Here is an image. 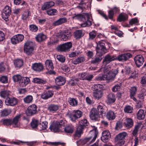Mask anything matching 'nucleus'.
<instances>
[{"instance_id":"obj_1","label":"nucleus","mask_w":146,"mask_h":146,"mask_svg":"<svg viewBox=\"0 0 146 146\" xmlns=\"http://www.w3.org/2000/svg\"><path fill=\"white\" fill-rule=\"evenodd\" d=\"M91 15L86 13L83 15L81 14H75L72 17V18L74 20H78L80 21H82L84 23L81 24L82 27H89L92 24V22L90 20Z\"/></svg>"},{"instance_id":"obj_2","label":"nucleus","mask_w":146,"mask_h":146,"mask_svg":"<svg viewBox=\"0 0 146 146\" xmlns=\"http://www.w3.org/2000/svg\"><path fill=\"white\" fill-rule=\"evenodd\" d=\"M116 57L114 55H111L108 54L106 55L102 61L103 65L101 68V71H103L105 73L106 72H110V67H108V64L111 61L116 60Z\"/></svg>"},{"instance_id":"obj_3","label":"nucleus","mask_w":146,"mask_h":146,"mask_svg":"<svg viewBox=\"0 0 146 146\" xmlns=\"http://www.w3.org/2000/svg\"><path fill=\"white\" fill-rule=\"evenodd\" d=\"M98 133L97 127L94 126L93 129L91 130L89 133V134H91L92 136L83 139L82 141V143L83 145H89L91 144L95 140L98 136Z\"/></svg>"},{"instance_id":"obj_4","label":"nucleus","mask_w":146,"mask_h":146,"mask_svg":"<svg viewBox=\"0 0 146 146\" xmlns=\"http://www.w3.org/2000/svg\"><path fill=\"white\" fill-rule=\"evenodd\" d=\"M110 72H106L105 73L107 72L108 74H106L103 75L102 76H98L97 77L96 79L98 80H113L115 76L118 73V70L117 69L114 70L111 72L112 74H113V75H111V72L110 68Z\"/></svg>"},{"instance_id":"obj_5","label":"nucleus","mask_w":146,"mask_h":146,"mask_svg":"<svg viewBox=\"0 0 146 146\" xmlns=\"http://www.w3.org/2000/svg\"><path fill=\"white\" fill-rule=\"evenodd\" d=\"M97 46L96 47V53L99 54L103 55L107 52V49L105 44V42L100 41L96 42Z\"/></svg>"},{"instance_id":"obj_6","label":"nucleus","mask_w":146,"mask_h":146,"mask_svg":"<svg viewBox=\"0 0 146 146\" xmlns=\"http://www.w3.org/2000/svg\"><path fill=\"white\" fill-rule=\"evenodd\" d=\"M72 44L71 42H68L63 44L57 46V50L62 52H66L69 50L71 48Z\"/></svg>"},{"instance_id":"obj_7","label":"nucleus","mask_w":146,"mask_h":146,"mask_svg":"<svg viewBox=\"0 0 146 146\" xmlns=\"http://www.w3.org/2000/svg\"><path fill=\"white\" fill-rule=\"evenodd\" d=\"M33 43L31 41H27L24 45V52L29 55L32 53L33 50Z\"/></svg>"},{"instance_id":"obj_8","label":"nucleus","mask_w":146,"mask_h":146,"mask_svg":"<svg viewBox=\"0 0 146 146\" xmlns=\"http://www.w3.org/2000/svg\"><path fill=\"white\" fill-rule=\"evenodd\" d=\"M64 123L62 120L56 121L53 125H50L49 128L52 131L57 132L59 131L60 127L63 126Z\"/></svg>"},{"instance_id":"obj_9","label":"nucleus","mask_w":146,"mask_h":146,"mask_svg":"<svg viewBox=\"0 0 146 146\" xmlns=\"http://www.w3.org/2000/svg\"><path fill=\"white\" fill-rule=\"evenodd\" d=\"M45 65L46 68L48 70L47 73L50 74H55V72L53 70L54 67L51 60H46L45 62Z\"/></svg>"},{"instance_id":"obj_10","label":"nucleus","mask_w":146,"mask_h":146,"mask_svg":"<svg viewBox=\"0 0 146 146\" xmlns=\"http://www.w3.org/2000/svg\"><path fill=\"white\" fill-rule=\"evenodd\" d=\"M24 36L21 34H18L14 36L11 39L12 44H15L21 42L23 40Z\"/></svg>"},{"instance_id":"obj_11","label":"nucleus","mask_w":146,"mask_h":146,"mask_svg":"<svg viewBox=\"0 0 146 146\" xmlns=\"http://www.w3.org/2000/svg\"><path fill=\"white\" fill-rule=\"evenodd\" d=\"M11 13V9L8 6H6L3 10L2 14L3 19L6 21L8 20V18Z\"/></svg>"},{"instance_id":"obj_12","label":"nucleus","mask_w":146,"mask_h":146,"mask_svg":"<svg viewBox=\"0 0 146 146\" xmlns=\"http://www.w3.org/2000/svg\"><path fill=\"white\" fill-rule=\"evenodd\" d=\"M60 36L61 39L64 41H66L71 36V32L68 30H66L60 33Z\"/></svg>"},{"instance_id":"obj_13","label":"nucleus","mask_w":146,"mask_h":146,"mask_svg":"<svg viewBox=\"0 0 146 146\" xmlns=\"http://www.w3.org/2000/svg\"><path fill=\"white\" fill-rule=\"evenodd\" d=\"M82 115V112L79 110L74 111L72 113L70 114L69 117L70 119L73 121H75L76 120L80 118Z\"/></svg>"},{"instance_id":"obj_14","label":"nucleus","mask_w":146,"mask_h":146,"mask_svg":"<svg viewBox=\"0 0 146 146\" xmlns=\"http://www.w3.org/2000/svg\"><path fill=\"white\" fill-rule=\"evenodd\" d=\"M90 117L91 119L98 121L100 118V114L97 110L96 108H92L90 113Z\"/></svg>"},{"instance_id":"obj_15","label":"nucleus","mask_w":146,"mask_h":146,"mask_svg":"<svg viewBox=\"0 0 146 146\" xmlns=\"http://www.w3.org/2000/svg\"><path fill=\"white\" fill-rule=\"evenodd\" d=\"M37 106L34 104L29 106L26 112L27 115L30 116L35 114L37 112Z\"/></svg>"},{"instance_id":"obj_16","label":"nucleus","mask_w":146,"mask_h":146,"mask_svg":"<svg viewBox=\"0 0 146 146\" xmlns=\"http://www.w3.org/2000/svg\"><path fill=\"white\" fill-rule=\"evenodd\" d=\"M5 103L7 106H14L17 104L18 101L17 99L14 97H7Z\"/></svg>"},{"instance_id":"obj_17","label":"nucleus","mask_w":146,"mask_h":146,"mask_svg":"<svg viewBox=\"0 0 146 146\" xmlns=\"http://www.w3.org/2000/svg\"><path fill=\"white\" fill-rule=\"evenodd\" d=\"M132 56V54L130 53H126L119 55L116 57V60L119 61H125L131 58Z\"/></svg>"},{"instance_id":"obj_18","label":"nucleus","mask_w":146,"mask_h":146,"mask_svg":"<svg viewBox=\"0 0 146 146\" xmlns=\"http://www.w3.org/2000/svg\"><path fill=\"white\" fill-rule=\"evenodd\" d=\"M21 116V114L16 115L13 119H11V125L14 127H18L20 126L19 122Z\"/></svg>"},{"instance_id":"obj_19","label":"nucleus","mask_w":146,"mask_h":146,"mask_svg":"<svg viewBox=\"0 0 146 146\" xmlns=\"http://www.w3.org/2000/svg\"><path fill=\"white\" fill-rule=\"evenodd\" d=\"M31 68L34 71L39 72L43 70V66L41 63H35L32 64Z\"/></svg>"},{"instance_id":"obj_20","label":"nucleus","mask_w":146,"mask_h":146,"mask_svg":"<svg viewBox=\"0 0 146 146\" xmlns=\"http://www.w3.org/2000/svg\"><path fill=\"white\" fill-rule=\"evenodd\" d=\"M54 95V92L51 90H48L44 92L41 95V98L44 100H47L52 97Z\"/></svg>"},{"instance_id":"obj_21","label":"nucleus","mask_w":146,"mask_h":146,"mask_svg":"<svg viewBox=\"0 0 146 146\" xmlns=\"http://www.w3.org/2000/svg\"><path fill=\"white\" fill-rule=\"evenodd\" d=\"M111 137V135L109 131L108 130L104 131L102 133L101 139L103 142H106Z\"/></svg>"},{"instance_id":"obj_22","label":"nucleus","mask_w":146,"mask_h":146,"mask_svg":"<svg viewBox=\"0 0 146 146\" xmlns=\"http://www.w3.org/2000/svg\"><path fill=\"white\" fill-rule=\"evenodd\" d=\"M134 60L135 64L138 67L141 66L143 62V56L140 55H137L134 58Z\"/></svg>"},{"instance_id":"obj_23","label":"nucleus","mask_w":146,"mask_h":146,"mask_svg":"<svg viewBox=\"0 0 146 146\" xmlns=\"http://www.w3.org/2000/svg\"><path fill=\"white\" fill-rule=\"evenodd\" d=\"M54 5V3L53 1H49L45 2L42 5L41 9L44 11L49 9Z\"/></svg>"},{"instance_id":"obj_24","label":"nucleus","mask_w":146,"mask_h":146,"mask_svg":"<svg viewBox=\"0 0 146 146\" xmlns=\"http://www.w3.org/2000/svg\"><path fill=\"white\" fill-rule=\"evenodd\" d=\"M59 106L57 104H51L48 105V110L52 113L56 112L59 109Z\"/></svg>"},{"instance_id":"obj_25","label":"nucleus","mask_w":146,"mask_h":146,"mask_svg":"<svg viewBox=\"0 0 146 146\" xmlns=\"http://www.w3.org/2000/svg\"><path fill=\"white\" fill-rule=\"evenodd\" d=\"M55 83L58 86L63 85L65 83V79L64 78L61 76H59L55 79Z\"/></svg>"},{"instance_id":"obj_26","label":"nucleus","mask_w":146,"mask_h":146,"mask_svg":"<svg viewBox=\"0 0 146 146\" xmlns=\"http://www.w3.org/2000/svg\"><path fill=\"white\" fill-rule=\"evenodd\" d=\"M116 100V96L112 93H110L107 96V101L108 103L112 104L114 103Z\"/></svg>"},{"instance_id":"obj_27","label":"nucleus","mask_w":146,"mask_h":146,"mask_svg":"<svg viewBox=\"0 0 146 146\" xmlns=\"http://www.w3.org/2000/svg\"><path fill=\"white\" fill-rule=\"evenodd\" d=\"M35 38L37 41L41 42L45 40L47 38V37L42 33H40L36 35Z\"/></svg>"},{"instance_id":"obj_28","label":"nucleus","mask_w":146,"mask_h":146,"mask_svg":"<svg viewBox=\"0 0 146 146\" xmlns=\"http://www.w3.org/2000/svg\"><path fill=\"white\" fill-rule=\"evenodd\" d=\"M32 82L34 83L40 85L44 84L46 82V80L38 78H33Z\"/></svg>"},{"instance_id":"obj_29","label":"nucleus","mask_w":146,"mask_h":146,"mask_svg":"<svg viewBox=\"0 0 146 146\" xmlns=\"http://www.w3.org/2000/svg\"><path fill=\"white\" fill-rule=\"evenodd\" d=\"M20 83V85L22 87H25L29 84L30 82L29 78L27 77H22Z\"/></svg>"},{"instance_id":"obj_30","label":"nucleus","mask_w":146,"mask_h":146,"mask_svg":"<svg viewBox=\"0 0 146 146\" xmlns=\"http://www.w3.org/2000/svg\"><path fill=\"white\" fill-rule=\"evenodd\" d=\"M66 21L67 19L66 18H60L58 20L54 21L52 25L54 26H58L65 23L66 22Z\"/></svg>"},{"instance_id":"obj_31","label":"nucleus","mask_w":146,"mask_h":146,"mask_svg":"<svg viewBox=\"0 0 146 146\" xmlns=\"http://www.w3.org/2000/svg\"><path fill=\"white\" fill-rule=\"evenodd\" d=\"M86 60L84 56H79L74 60L72 61V63L74 64H77L84 62Z\"/></svg>"},{"instance_id":"obj_32","label":"nucleus","mask_w":146,"mask_h":146,"mask_svg":"<svg viewBox=\"0 0 146 146\" xmlns=\"http://www.w3.org/2000/svg\"><path fill=\"white\" fill-rule=\"evenodd\" d=\"M106 116L108 119L112 120L115 118V115L113 111L109 110L106 113Z\"/></svg>"},{"instance_id":"obj_33","label":"nucleus","mask_w":146,"mask_h":146,"mask_svg":"<svg viewBox=\"0 0 146 146\" xmlns=\"http://www.w3.org/2000/svg\"><path fill=\"white\" fill-rule=\"evenodd\" d=\"M127 135V133L125 132L120 133L117 135L115 138V141H124L123 139Z\"/></svg>"},{"instance_id":"obj_34","label":"nucleus","mask_w":146,"mask_h":146,"mask_svg":"<svg viewBox=\"0 0 146 146\" xmlns=\"http://www.w3.org/2000/svg\"><path fill=\"white\" fill-rule=\"evenodd\" d=\"M137 90V88L133 86L131 88L130 90V97L131 99H133L135 101H137L136 99L134 97L135 95Z\"/></svg>"},{"instance_id":"obj_35","label":"nucleus","mask_w":146,"mask_h":146,"mask_svg":"<svg viewBox=\"0 0 146 146\" xmlns=\"http://www.w3.org/2000/svg\"><path fill=\"white\" fill-rule=\"evenodd\" d=\"M145 115V112L144 110L142 109L139 110L137 114V118L139 120L144 119Z\"/></svg>"},{"instance_id":"obj_36","label":"nucleus","mask_w":146,"mask_h":146,"mask_svg":"<svg viewBox=\"0 0 146 146\" xmlns=\"http://www.w3.org/2000/svg\"><path fill=\"white\" fill-rule=\"evenodd\" d=\"M102 55L101 54H98L97 53H96V57L91 60V63L94 64L100 62L102 59Z\"/></svg>"},{"instance_id":"obj_37","label":"nucleus","mask_w":146,"mask_h":146,"mask_svg":"<svg viewBox=\"0 0 146 146\" xmlns=\"http://www.w3.org/2000/svg\"><path fill=\"white\" fill-rule=\"evenodd\" d=\"M74 37L76 39H78L83 36L82 31L81 30H77L73 33Z\"/></svg>"},{"instance_id":"obj_38","label":"nucleus","mask_w":146,"mask_h":146,"mask_svg":"<svg viewBox=\"0 0 146 146\" xmlns=\"http://www.w3.org/2000/svg\"><path fill=\"white\" fill-rule=\"evenodd\" d=\"M23 61L22 59H17L14 61V64L15 67L17 68H19L23 65Z\"/></svg>"},{"instance_id":"obj_39","label":"nucleus","mask_w":146,"mask_h":146,"mask_svg":"<svg viewBox=\"0 0 146 146\" xmlns=\"http://www.w3.org/2000/svg\"><path fill=\"white\" fill-rule=\"evenodd\" d=\"M11 112L10 109H5L1 111V116L5 117L9 115Z\"/></svg>"},{"instance_id":"obj_40","label":"nucleus","mask_w":146,"mask_h":146,"mask_svg":"<svg viewBox=\"0 0 146 146\" xmlns=\"http://www.w3.org/2000/svg\"><path fill=\"white\" fill-rule=\"evenodd\" d=\"M39 123V122L38 120L34 118H33L31 123V126L33 129L36 128L38 129Z\"/></svg>"},{"instance_id":"obj_41","label":"nucleus","mask_w":146,"mask_h":146,"mask_svg":"<svg viewBox=\"0 0 146 146\" xmlns=\"http://www.w3.org/2000/svg\"><path fill=\"white\" fill-rule=\"evenodd\" d=\"M48 123L46 121L42 122L39 123L38 129L39 131L44 130L47 127Z\"/></svg>"},{"instance_id":"obj_42","label":"nucleus","mask_w":146,"mask_h":146,"mask_svg":"<svg viewBox=\"0 0 146 146\" xmlns=\"http://www.w3.org/2000/svg\"><path fill=\"white\" fill-rule=\"evenodd\" d=\"M124 124L125 126L127 128L131 127L133 125L132 119L130 118H127L125 120Z\"/></svg>"},{"instance_id":"obj_43","label":"nucleus","mask_w":146,"mask_h":146,"mask_svg":"<svg viewBox=\"0 0 146 146\" xmlns=\"http://www.w3.org/2000/svg\"><path fill=\"white\" fill-rule=\"evenodd\" d=\"M88 124L89 123L87 120L84 119L79 122V125L78 127H81V128L84 129Z\"/></svg>"},{"instance_id":"obj_44","label":"nucleus","mask_w":146,"mask_h":146,"mask_svg":"<svg viewBox=\"0 0 146 146\" xmlns=\"http://www.w3.org/2000/svg\"><path fill=\"white\" fill-rule=\"evenodd\" d=\"M103 95V93L100 90H96L93 93V96L96 99H100Z\"/></svg>"},{"instance_id":"obj_45","label":"nucleus","mask_w":146,"mask_h":146,"mask_svg":"<svg viewBox=\"0 0 146 146\" xmlns=\"http://www.w3.org/2000/svg\"><path fill=\"white\" fill-rule=\"evenodd\" d=\"M74 129V127L72 125H68L64 127V131L66 133H71L73 132Z\"/></svg>"},{"instance_id":"obj_46","label":"nucleus","mask_w":146,"mask_h":146,"mask_svg":"<svg viewBox=\"0 0 146 146\" xmlns=\"http://www.w3.org/2000/svg\"><path fill=\"white\" fill-rule=\"evenodd\" d=\"M36 143V141H32L31 142H27L25 141H18L17 142H13L11 143L14 144H16V145H19L21 143H27V145L32 146L34 144H35Z\"/></svg>"},{"instance_id":"obj_47","label":"nucleus","mask_w":146,"mask_h":146,"mask_svg":"<svg viewBox=\"0 0 146 146\" xmlns=\"http://www.w3.org/2000/svg\"><path fill=\"white\" fill-rule=\"evenodd\" d=\"M97 110L99 114L100 113V115H101L102 117H103L105 115V110L103 107L101 105H99L98 106Z\"/></svg>"},{"instance_id":"obj_48","label":"nucleus","mask_w":146,"mask_h":146,"mask_svg":"<svg viewBox=\"0 0 146 146\" xmlns=\"http://www.w3.org/2000/svg\"><path fill=\"white\" fill-rule=\"evenodd\" d=\"M69 104L71 106H76L78 103V102L76 99L70 98L68 100Z\"/></svg>"},{"instance_id":"obj_49","label":"nucleus","mask_w":146,"mask_h":146,"mask_svg":"<svg viewBox=\"0 0 146 146\" xmlns=\"http://www.w3.org/2000/svg\"><path fill=\"white\" fill-rule=\"evenodd\" d=\"M128 18V16L126 14H120L117 19V21L119 22L124 21L127 20Z\"/></svg>"},{"instance_id":"obj_50","label":"nucleus","mask_w":146,"mask_h":146,"mask_svg":"<svg viewBox=\"0 0 146 146\" xmlns=\"http://www.w3.org/2000/svg\"><path fill=\"white\" fill-rule=\"evenodd\" d=\"M121 83L118 82L115 84L112 88V90L113 92H116L120 90L121 86Z\"/></svg>"},{"instance_id":"obj_51","label":"nucleus","mask_w":146,"mask_h":146,"mask_svg":"<svg viewBox=\"0 0 146 146\" xmlns=\"http://www.w3.org/2000/svg\"><path fill=\"white\" fill-rule=\"evenodd\" d=\"M81 127H77V130L74 135V137H78L79 138L81 136V135L82 133L83 129L80 128Z\"/></svg>"},{"instance_id":"obj_52","label":"nucleus","mask_w":146,"mask_h":146,"mask_svg":"<svg viewBox=\"0 0 146 146\" xmlns=\"http://www.w3.org/2000/svg\"><path fill=\"white\" fill-rule=\"evenodd\" d=\"M33 97L31 95H28L25 97L23 100L24 102L26 104H29L32 102Z\"/></svg>"},{"instance_id":"obj_53","label":"nucleus","mask_w":146,"mask_h":146,"mask_svg":"<svg viewBox=\"0 0 146 146\" xmlns=\"http://www.w3.org/2000/svg\"><path fill=\"white\" fill-rule=\"evenodd\" d=\"M47 14L50 16L55 15L57 13V10L54 9H50L46 11Z\"/></svg>"},{"instance_id":"obj_54","label":"nucleus","mask_w":146,"mask_h":146,"mask_svg":"<svg viewBox=\"0 0 146 146\" xmlns=\"http://www.w3.org/2000/svg\"><path fill=\"white\" fill-rule=\"evenodd\" d=\"M1 122L4 125L9 126L11 125V119H2Z\"/></svg>"},{"instance_id":"obj_55","label":"nucleus","mask_w":146,"mask_h":146,"mask_svg":"<svg viewBox=\"0 0 146 146\" xmlns=\"http://www.w3.org/2000/svg\"><path fill=\"white\" fill-rule=\"evenodd\" d=\"M30 12L27 11L23 12L22 14L21 18L24 20H27L29 15Z\"/></svg>"},{"instance_id":"obj_56","label":"nucleus","mask_w":146,"mask_h":146,"mask_svg":"<svg viewBox=\"0 0 146 146\" xmlns=\"http://www.w3.org/2000/svg\"><path fill=\"white\" fill-rule=\"evenodd\" d=\"M9 94V92L7 90L2 91H1L0 93L1 96L3 98L8 97V96Z\"/></svg>"},{"instance_id":"obj_57","label":"nucleus","mask_w":146,"mask_h":146,"mask_svg":"<svg viewBox=\"0 0 146 146\" xmlns=\"http://www.w3.org/2000/svg\"><path fill=\"white\" fill-rule=\"evenodd\" d=\"M133 110V108L129 106H126L124 108L125 112L127 113H132Z\"/></svg>"},{"instance_id":"obj_58","label":"nucleus","mask_w":146,"mask_h":146,"mask_svg":"<svg viewBox=\"0 0 146 146\" xmlns=\"http://www.w3.org/2000/svg\"><path fill=\"white\" fill-rule=\"evenodd\" d=\"M140 125L139 124H137L135 125L134 129L132 133V134L133 136L136 137V136L138 130L140 128Z\"/></svg>"},{"instance_id":"obj_59","label":"nucleus","mask_w":146,"mask_h":146,"mask_svg":"<svg viewBox=\"0 0 146 146\" xmlns=\"http://www.w3.org/2000/svg\"><path fill=\"white\" fill-rule=\"evenodd\" d=\"M86 73V72H83L82 73H80L78 74V76L79 79L82 80H85Z\"/></svg>"},{"instance_id":"obj_60","label":"nucleus","mask_w":146,"mask_h":146,"mask_svg":"<svg viewBox=\"0 0 146 146\" xmlns=\"http://www.w3.org/2000/svg\"><path fill=\"white\" fill-rule=\"evenodd\" d=\"M56 58L57 60L62 63H64L65 62L66 60L65 57L62 55H58L56 56Z\"/></svg>"},{"instance_id":"obj_61","label":"nucleus","mask_w":146,"mask_h":146,"mask_svg":"<svg viewBox=\"0 0 146 146\" xmlns=\"http://www.w3.org/2000/svg\"><path fill=\"white\" fill-rule=\"evenodd\" d=\"M22 77L19 74L14 75L12 77L14 82H17L21 80Z\"/></svg>"},{"instance_id":"obj_62","label":"nucleus","mask_w":146,"mask_h":146,"mask_svg":"<svg viewBox=\"0 0 146 146\" xmlns=\"http://www.w3.org/2000/svg\"><path fill=\"white\" fill-rule=\"evenodd\" d=\"M138 22L137 18H135L132 19L129 21V25L132 26L133 25H136V24Z\"/></svg>"},{"instance_id":"obj_63","label":"nucleus","mask_w":146,"mask_h":146,"mask_svg":"<svg viewBox=\"0 0 146 146\" xmlns=\"http://www.w3.org/2000/svg\"><path fill=\"white\" fill-rule=\"evenodd\" d=\"M29 29L33 32H35L37 31L38 28L37 26L34 25H29Z\"/></svg>"},{"instance_id":"obj_64","label":"nucleus","mask_w":146,"mask_h":146,"mask_svg":"<svg viewBox=\"0 0 146 146\" xmlns=\"http://www.w3.org/2000/svg\"><path fill=\"white\" fill-rule=\"evenodd\" d=\"M96 32L95 31H93L89 33L90 39H93L94 38L96 35Z\"/></svg>"}]
</instances>
